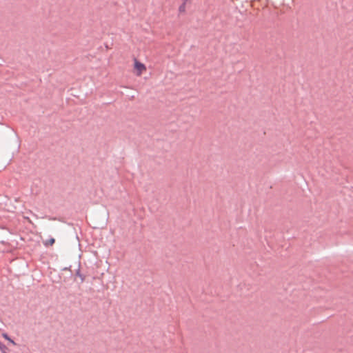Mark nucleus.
<instances>
[{"instance_id": "f257e3e1", "label": "nucleus", "mask_w": 353, "mask_h": 353, "mask_svg": "<svg viewBox=\"0 0 353 353\" xmlns=\"http://www.w3.org/2000/svg\"><path fill=\"white\" fill-rule=\"evenodd\" d=\"M134 74L137 77H140L142 75L143 73L146 72L147 68L145 64L142 63L141 62L135 59L134 60Z\"/></svg>"}, {"instance_id": "f03ea898", "label": "nucleus", "mask_w": 353, "mask_h": 353, "mask_svg": "<svg viewBox=\"0 0 353 353\" xmlns=\"http://www.w3.org/2000/svg\"><path fill=\"white\" fill-rule=\"evenodd\" d=\"M2 336H3V337L5 339L8 340V341L10 343H11L12 344H13V345H16V343H14V341L13 340H12V339L8 336V335L7 334L3 333V334H2Z\"/></svg>"}, {"instance_id": "7ed1b4c3", "label": "nucleus", "mask_w": 353, "mask_h": 353, "mask_svg": "<svg viewBox=\"0 0 353 353\" xmlns=\"http://www.w3.org/2000/svg\"><path fill=\"white\" fill-rule=\"evenodd\" d=\"M55 242V240L53 238H51L50 239H49L48 241H47L46 243H45V245H52Z\"/></svg>"}, {"instance_id": "20e7f679", "label": "nucleus", "mask_w": 353, "mask_h": 353, "mask_svg": "<svg viewBox=\"0 0 353 353\" xmlns=\"http://www.w3.org/2000/svg\"><path fill=\"white\" fill-rule=\"evenodd\" d=\"M0 350H1L2 353H7V347H6V345L2 344L1 342H0Z\"/></svg>"}, {"instance_id": "39448f33", "label": "nucleus", "mask_w": 353, "mask_h": 353, "mask_svg": "<svg viewBox=\"0 0 353 353\" xmlns=\"http://www.w3.org/2000/svg\"><path fill=\"white\" fill-rule=\"evenodd\" d=\"M179 10L180 12H184L185 10V3L182 4L179 7Z\"/></svg>"}]
</instances>
